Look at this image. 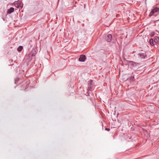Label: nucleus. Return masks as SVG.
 <instances>
[{
  "mask_svg": "<svg viewBox=\"0 0 159 159\" xmlns=\"http://www.w3.org/2000/svg\"><path fill=\"white\" fill-rule=\"evenodd\" d=\"M59 0H58V2H59Z\"/></svg>",
  "mask_w": 159,
  "mask_h": 159,
  "instance_id": "obj_22",
  "label": "nucleus"
},
{
  "mask_svg": "<svg viewBox=\"0 0 159 159\" xmlns=\"http://www.w3.org/2000/svg\"><path fill=\"white\" fill-rule=\"evenodd\" d=\"M130 80L132 81H133L134 80V76H131L130 78Z\"/></svg>",
  "mask_w": 159,
  "mask_h": 159,
  "instance_id": "obj_15",
  "label": "nucleus"
},
{
  "mask_svg": "<svg viewBox=\"0 0 159 159\" xmlns=\"http://www.w3.org/2000/svg\"><path fill=\"white\" fill-rule=\"evenodd\" d=\"M155 13L154 12V11L152 10L150 12V13L148 15V16H149V17H151V16H152L153 15H154V13Z\"/></svg>",
  "mask_w": 159,
  "mask_h": 159,
  "instance_id": "obj_10",
  "label": "nucleus"
},
{
  "mask_svg": "<svg viewBox=\"0 0 159 159\" xmlns=\"http://www.w3.org/2000/svg\"><path fill=\"white\" fill-rule=\"evenodd\" d=\"M94 84V83L93 80H91L90 81H89L88 83V90H91L93 87Z\"/></svg>",
  "mask_w": 159,
  "mask_h": 159,
  "instance_id": "obj_1",
  "label": "nucleus"
},
{
  "mask_svg": "<svg viewBox=\"0 0 159 159\" xmlns=\"http://www.w3.org/2000/svg\"><path fill=\"white\" fill-rule=\"evenodd\" d=\"M149 42L151 45L152 46L155 45L154 43V39H151L149 40Z\"/></svg>",
  "mask_w": 159,
  "mask_h": 159,
  "instance_id": "obj_8",
  "label": "nucleus"
},
{
  "mask_svg": "<svg viewBox=\"0 0 159 159\" xmlns=\"http://www.w3.org/2000/svg\"><path fill=\"white\" fill-rule=\"evenodd\" d=\"M19 5H20V7H21V8H22V7H23V4H22H22L21 3H19Z\"/></svg>",
  "mask_w": 159,
  "mask_h": 159,
  "instance_id": "obj_17",
  "label": "nucleus"
},
{
  "mask_svg": "<svg viewBox=\"0 0 159 159\" xmlns=\"http://www.w3.org/2000/svg\"><path fill=\"white\" fill-rule=\"evenodd\" d=\"M159 20V19L158 20Z\"/></svg>",
  "mask_w": 159,
  "mask_h": 159,
  "instance_id": "obj_21",
  "label": "nucleus"
},
{
  "mask_svg": "<svg viewBox=\"0 0 159 159\" xmlns=\"http://www.w3.org/2000/svg\"><path fill=\"white\" fill-rule=\"evenodd\" d=\"M105 130L107 131H109L110 130V129L109 128H106L105 129Z\"/></svg>",
  "mask_w": 159,
  "mask_h": 159,
  "instance_id": "obj_16",
  "label": "nucleus"
},
{
  "mask_svg": "<svg viewBox=\"0 0 159 159\" xmlns=\"http://www.w3.org/2000/svg\"><path fill=\"white\" fill-rule=\"evenodd\" d=\"M14 11V8L13 7H11L8 9L7 11V14H10L13 12Z\"/></svg>",
  "mask_w": 159,
  "mask_h": 159,
  "instance_id": "obj_6",
  "label": "nucleus"
},
{
  "mask_svg": "<svg viewBox=\"0 0 159 159\" xmlns=\"http://www.w3.org/2000/svg\"><path fill=\"white\" fill-rule=\"evenodd\" d=\"M14 3L15 6L16 7L18 8L20 7V5H19V3L17 1H15L14 2Z\"/></svg>",
  "mask_w": 159,
  "mask_h": 159,
  "instance_id": "obj_9",
  "label": "nucleus"
},
{
  "mask_svg": "<svg viewBox=\"0 0 159 159\" xmlns=\"http://www.w3.org/2000/svg\"><path fill=\"white\" fill-rule=\"evenodd\" d=\"M23 48L22 46H20L18 48L17 50L19 52H20L22 51Z\"/></svg>",
  "mask_w": 159,
  "mask_h": 159,
  "instance_id": "obj_12",
  "label": "nucleus"
},
{
  "mask_svg": "<svg viewBox=\"0 0 159 159\" xmlns=\"http://www.w3.org/2000/svg\"><path fill=\"white\" fill-rule=\"evenodd\" d=\"M158 47V46L157 44H156V46H155V47Z\"/></svg>",
  "mask_w": 159,
  "mask_h": 159,
  "instance_id": "obj_20",
  "label": "nucleus"
},
{
  "mask_svg": "<svg viewBox=\"0 0 159 159\" xmlns=\"http://www.w3.org/2000/svg\"><path fill=\"white\" fill-rule=\"evenodd\" d=\"M130 62L131 63V65H133V66H136V63L134 61H130Z\"/></svg>",
  "mask_w": 159,
  "mask_h": 159,
  "instance_id": "obj_14",
  "label": "nucleus"
},
{
  "mask_svg": "<svg viewBox=\"0 0 159 159\" xmlns=\"http://www.w3.org/2000/svg\"><path fill=\"white\" fill-rule=\"evenodd\" d=\"M86 57L85 55H81L79 58V61L81 62H84L86 59Z\"/></svg>",
  "mask_w": 159,
  "mask_h": 159,
  "instance_id": "obj_5",
  "label": "nucleus"
},
{
  "mask_svg": "<svg viewBox=\"0 0 159 159\" xmlns=\"http://www.w3.org/2000/svg\"><path fill=\"white\" fill-rule=\"evenodd\" d=\"M158 47V46L157 44H156V46H155V47Z\"/></svg>",
  "mask_w": 159,
  "mask_h": 159,
  "instance_id": "obj_19",
  "label": "nucleus"
},
{
  "mask_svg": "<svg viewBox=\"0 0 159 159\" xmlns=\"http://www.w3.org/2000/svg\"><path fill=\"white\" fill-rule=\"evenodd\" d=\"M155 34V32H152L150 33V36L151 37H152Z\"/></svg>",
  "mask_w": 159,
  "mask_h": 159,
  "instance_id": "obj_13",
  "label": "nucleus"
},
{
  "mask_svg": "<svg viewBox=\"0 0 159 159\" xmlns=\"http://www.w3.org/2000/svg\"><path fill=\"white\" fill-rule=\"evenodd\" d=\"M138 55L141 58L145 59L147 58L146 53L145 52L144 53H139Z\"/></svg>",
  "mask_w": 159,
  "mask_h": 159,
  "instance_id": "obj_4",
  "label": "nucleus"
},
{
  "mask_svg": "<svg viewBox=\"0 0 159 159\" xmlns=\"http://www.w3.org/2000/svg\"><path fill=\"white\" fill-rule=\"evenodd\" d=\"M112 39V35L110 34H107L105 35V39L108 42H110Z\"/></svg>",
  "mask_w": 159,
  "mask_h": 159,
  "instance_id": "obj_2",
  "label": "nucleus"
},
{
  "mask_svg": "<svg viewBox=\"0 0 159 159\" xmlns=\"http://www.w3.org/2000/svg\"><path fill=\"white\" fill-rule=\"evenodd\" d=\"M154 42L157 43L159 42V37L157 36H155L154 38Z\"/></svg>",
  "mask_w": 159,
  "mask_h": 159,
  "instance_id": "obj_7",
  "label": "nucleus"
},
{
  "mask_svg": "<svg viewBox=\"0 0 159 159\" xmlns=\"http://www.w3.org/2000/svg\"><path fill=\"white\" fill-rule=\"evenodd\" d=\"M38 52V50L36 48L33 49L30 53L31 57L34 56Z\"/></svg>",
  "mask_w": 159,
  "mask_h": 159,
  "instance_id": "obj_3",
  "label": "nucleus"
},
{
  "mask_svg": "<svg viewBox=\"0 0 159 159\" xmlns=\"http://www.w3.org/2000/svg\"><path fill=\"white\" fill-rule=\"evenodd\" d=\"M152 10L154 11L155 13L157 12L159 10V8L157 7H156L154 8Z\"/></svg>",
  "mask_w": 159,
  "mask_h": 159,
  "instance_id": "obj_11",
  "label": "nucleus"
},
{
  "mask_svg": "<svg viewBox=\"0 0 159 159\" xmlns=\"http://www.w3.org/2000/svg\"><path fill=\"white\" fill-rule=\"evenodd\" d=\"M17 81V80H16V79L15 80V84H16Z\"/></svg>",
  "mask_w": 159,
  "mask_h": 159,
  "instance_id": "obj_18",
  "label": "nucleus"
}]
</instances>
